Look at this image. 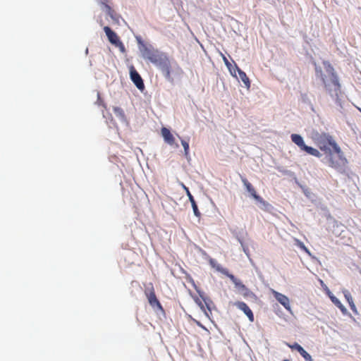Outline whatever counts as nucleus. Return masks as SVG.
Here are the masks:
<instances>
[{"mask_svg":"<svg viewBox=\"0 0 361 361\" xmlns=\"http://www.w3.org/2000/svg\"><path fill=\"white\" fill-rule=\"evenodd\" d=\"M323 64L324 70H322L321 67L316 66V77L321 80L327 92H331L333 90L337 92L339 90L340 84L334 68L328 61H324Z\"/></svg>","mask_w":361,"mask_h":361,"instance_id":"1","label":"nucleus"},{"mask_svg":"<svg viewBox=\"0 0 361 361\" xmlns=\"http://www.w3.org/2000/svg\"><path fill=\"white\" fill-rule=\"evenodd\" d=\"M140 50L142 58L155 66L166 55L165 53L154 48L152 44L141 43Z\"/></svg>","mask_w":361,"mask_h":361,"instance_id":"2","label":"nucleus"},{"mask_svg":"<svg viewBox=\"0 0 361 361\" xmlns=\"http://www.w3.org/2000/svg\"><path fill=\"white\" fill-rule=\"evenodd\" d=\"M317 143L319 149L325 153L331 154V147L338 154H342L341 147L338 145L333 137L326 133H322L317 137Z\"/></svg>","mask_w":361,"mask_h":361,"instance_id":"3","label":"nucleus"},{"mask_svg":"<svg viewBox=\"0 0 361 361\" xmlns=\"http://www.w3.org/2000/svg\"><path fill=\"white\" fill-rule=\"evenodd\" d=\"M290 137L292 142H294L296 145H298L301 150H303L306 152L307 154L316 157H320L322 156V154L319 152L318 149L313 148L312 147L307 146L305 144L303 138L302 137L301 135L298 134H292Z\"/></svg>","mask_w":361,"mask_h":361,"instance_id":"4","label":"nucleus"},{"mask_svg":"<svg viewBox=\"0 0 361 361\" xmlns=\"http://www.w3.org/2000/svg\"><path fill=\"white\" fill-rule=\"evenodd\" d=\"M209 264L212 265V267L215 268L216 269V271H218L221 272V274H223L224 275L228 276L231 280V281L234 283L235 286L237 288H238V289L240 288L243 290L246 289L245 285H243L239 279L235 278L234 276V275L230 274L228 272V269L223 268L219 264H217L214 259H211L209 260Z\"/></svg>","mask_w":361,"mask_h":361,"instance_id":"5","label":"nucleus"},{"mask_svg":"<svg viewBox=\"0 0 361 361\" xmlns=\"http://www.w3.org/2000/svg\"><path fill=\"white\" fill-rule=\"evenodd\" d=\"M156 66L161 71L165 78L168 80H171V63L170 59H169L167 55H165L162 59L159 61V63L156 65Z\"/></svg>","mask_w":361,"mask_h":361,"instance_id":"6","label":"nucleus"},{"mask_svg":"<svg viewBox=\"0 0 361 361\" xmlns=\"http://www.w3.org/2000/svg\"><path fill=\"white\" fill-rule=\"evenodd\" d=\"M130 76L137 88L140 91H143L145 90L143 80L133 66L130 68Z\"/></svg>","mask_w":361,"mask_h":361,"instance_id":"7","label":"nucleus"},{"mask_svg":"<svg viewBox=\"0 0 361 361\" xmlns=\"http://www.w3.org/2000/svg\"><path fill=\"white\" fill-rule=\"evenodd\" d=\"M233 305L235 306L239 310H240L241 311H243L245 313V314L247 317L250 322H254L255 317L253 312L245 302L237 301L233 303Z\"/></svg>","mask_w":361,"mask_h":361,"instance_id":"8","label":"nucleus"},{"mask_svg":"<svg viewBox=\"0 0 361 361\" xmlns=\"http://www.w3.org/2000/svg\"><path fill=\"white\" fill-rule=\"evenodd\" d=\"M104 31L108 37L109 41L114 45H120L123 47V43L120 41L117 34L114 32L109 27L105 26Z\"/></svg>","mask_w":361,"mask_h":361,"instance_id":"9","label":"nucleus"},{"mask_svg":"<svg viewBox=\"0 0 361 361\" xmlns=\"http://www.w3.org/2000/svg\"><path fill=\"white\" fill-rule=\"evenodd\" d=\"M194 300L197 305L200 307V309L204 312L205 315L209 317V313L207 312V310L211 312L210 300L204 297L202 298V300L197 297L195 298Z\"/></svg>","mask_w":361,"mask_h":361,"instance_id":"10","label":"nucleus"},{"mask_svg":"<svg viewBox=\"0 0 361 361\" xmlns=\"http://www.w3.org/2000/svg\"><path fill=\"white\" fill-rule=\"evenodd\" d=\"M145 295H146V297L148 300L149 305L152 307H154V308L157 307L159 310H163V307H162L160 302L157 299L155 292L153 288H152V290L149 292H145Z\"/></svg>","mask_w":361,"mask_h":361,"instance_id":"11","label":"nucleus"},{"mask_svg":"<svg viewBox=\"0 0 361 361\" xmlns=\"http://www.w3.org/2000/svg\"><path fill=\"white\" fill-rule=\"evenodd\" d=\"M288 347L293 350H296L300 355L305 360V361H313L311 355L298 343L293 344H288Z\"/></svg>","mask_w":361,"mask_h":361,"instance_id":"12","label":"nucleus"},{"mask_svg":"<svg viewBox=\"0 0 361 361\" xmlns=\"http://www.w3.org/2000/svg\"><path fill=\"white\" fill-rule=\"evenodd\" d=\"M183 187L184 188V190H185L186 192V194L188 197V199L191 203V205H192V209H193V212H194V214L197 216V217H200L201 216V213L199 211L198 209V207H197V205L196 204V202L193 197V196L192 195V194L190 193L189 189L188 187H186L184 184H183Z\"/></svg>","mask_w":361,"mask_h":361,"instance_id":"13","label":"nucleus"},{"mask_svg":"<svg viewBox=\"0 0 361 361\" xmlns=\"http://www.w3.org/2000/svg\"><path fill=\"white\" fill-rule=\"evenodd\" d=\"M273 293L279 302H280L286 310H290V301L287 296L276 291H274Z\"/></svg>","mask_w":361,"mask_h":361,"instance_id":"14","label":"nucleus"},{"mask_svg":"<svg viewBox=\"0 0 361 361\" xmlns=\"http://www.w3.org/2000/svg\"><path fill=\"white\" fill-rule=\"evenodd\" d=\"M235 71H238L239 77H240V80L243 81V82L244 83L245 86L247 89H249L250 87V79L247 76L246 73L244 71H243L240 68H239V67L237 66L236 63L234 64V68H233V71L235 75Z\"/></svg>","mask_w":361,"mask_h":361,"instance_id":"15","label":"nucleus"},{"mask_svg":"<svg viewBox=\"0 0 361 361\" xmlns=\"http://www.w3.org/2000/svg\"><path fill=\"white\" fill-rule=\"evenodd\" d=\"M161 135L166 143L170 145H173L176 144L175 137L168 128L163 127L161 130Z\"/></svg>","mask_w":361,"mask_h":361,"instance_id":"16","label":"nucleus"},{"mask_svg":"<svg viewBox=\"0 0 361 361\" xmlns=\"http://www.w3.org/2000/svg\"><path fill=\"white\" fill-rule=\"evenodd\" d=\"M343 293L344 295L345 298L348 301L350 309L354 311L355 310V305L354 304L350 293L348 290L344 289L343 290Z\"/></svg>","mask_w":361,"mask_h":361,"instance_id":"17","label":"nucleus"},{"mask_svg":"<svg viewBox=\"0 0 361 361\" xmlns=\"http://www.w3.org/2000/svg\"><path fill=\"white\" fill-rule=\"evenodd\" d=\"M329 298L332 302L338 307L339 310L343 313H346L347 310L346 308L343 305V304L341 302V301L336 298L334 295H329Z\"/></svg>","mask_w":361,"mask_h":361,"instance_id":"18","label":"nucleus"},{"mask_svg":"<svg viewBox=\"0 0 361 361\" xmlns=\"http://www.w3.org/2000/svg\"><path fill=\"white\" fill-rule=\"evenodd\" d=\"M248 192L250 194V195L257 202L263 204L264 205H267L268 203L263 200L262 197H261L259 195H257L255 188H252V189L248 191Z\"/></svg>","mask_w":361,"mask_h":361,"instance_id":"19","label":"nucleus"},{"mask_svg":"<svg viewBox=\"0 0 361 361\" xmlns=\"http://www.w3.org/2000/svg\"><path fill=\"white\" fill-rule=\"evenodd\" d=\"M221 57H222V59L225 63V65L226 66V67L228 68V69L229 70V71L231 72V75H233V76H235V75L234 74V73L233 72V68L234 66L233 67L232 64L229 62V61L228 60V59L225 56V55L222 53H220Z\"/></svg>","mask_w":361,"mask_h":361,"instance_id":"20","label":"nucleus"},{"mask_svg":"<svg viewBox=\"0 0 361 361\" xmlns=\"http://www.w3.org/2000/svg\"><path fill=\"white\" fill-rule=\"evenodd\" d=\"M113 110L116 116L121 118V119L125 118V113L121 107L115 106L114 107Z\"/></svg>","mask_w":361,"mask_h":361,"instance_id":"21","label":"nucleus"},{"mask_svg":"<svg viewBox=\"0 0 361 361\" xmlns=\"http://www.w3.org/2000/svg\"><path fill=\"white\" fill-rule=\"evenodd\" d=\"M295 245L307 254H310L308 248L299 240H295Z\"/></svg>","mask_w":361,"mask_h":361,"instance_id":"22","label":"nucleus"},{"mask_svg":"<svg viewBox=\"0 0 361 361\" xmlns=\"http://www.w3.org/2000/svg\"><path fill=\"white\" fill-rule=\"evenodd\" d=\"M181 144L184 148V153L185 157L189 155V143L188 142L181 140Z\"/></svg>","mask_w":361,"mask_h":361,"instance_id":"23","label":"nucleus"},{"mask_svg":"<svg viewBox=\"0 0 361 361\" xmlns=\"http://www.w3.org/2000/svg\"><path fill=\"white\" fill-rule=\"evenodd\" d=\"M241 180L247 192L253 188L252 185L245 178L242 177Z\"/></svg>","mask_w":361,"mask_h":361,"instance_id":"24","label":"nucleus"},{"mask_svg":"<svg viewBox=\"0 0 361 361\" xmlns=\"http://www.w3.org/2000/svg\"><path fill=\"white\" fill-rule=\"evenodd\" d=\"M329 166L335 169H338L339 167V164L333 160V157L331 156L329 158Z\"/></svg>","mask_w":361,"mask_h":361,"instance_id":"25","label":"nucleus"},{"mask_svg":"<svg viewBox=\"0 0 361 361\" xmlns=\"http://www.w3.org/2000/svg\"><path fill=\"white\" fill-rule=\"evenodd\" d=\"M115 46L118 47L121 49V51H125V47H124L123 44V47H121L120 45H115Z\"/></svg>","mask_w":361,"mask_h":361,"instance_id":"26","label":"nucleus"},{"mask_svg":"<svg viewBox=\"0 0 361 361\" xmlns=\"http://www.w3.org/2000/svg\"><path fill=\"white\" fill-rule=\"evenodd\" d=\"M106 8L109 10V12L110 13L111 11V8L109 6L106 5Z\"/></svg>","mask_w":361,"mask_h":361,"instance_id":"27","label":"nucleus"},{"mask_svg":"<svg viewBox=\"0 0 361 361\" xmlns=\"http://www.w3.org/2000/svg\"><path fill=\"white\" fill-rule=\"evenodd\" d=\"M283 361H290V360H283Z\"/></svg>","mask_w":361,"mask_h":361,"instance_id":"28","label":"nucleus"},{"mask_svg":"<svg viewBox=\"0 0 361 361\" xmlns=\"http://www.w3.org/2000/svg\"><path fill=\"white\" fill-rule=\"evenodd\" d=\"M359 110H360V111L361 112V109H360Z\"/></svg>","mask_w":361,"mask_h":361,"instance_id":"29","label":"nucleus"}]
</instances>
